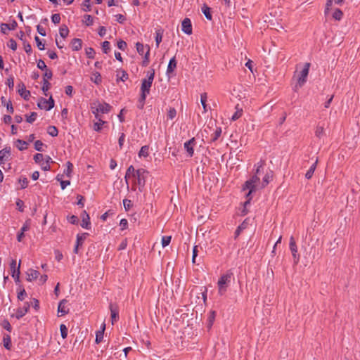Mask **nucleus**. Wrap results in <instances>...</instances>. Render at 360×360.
Segmentation results:
<instances>
[{
    "label": "nucleus",
    "instance_id": "nucleus-1",
    "mask_svg": "<svg viewBox=\"0 0 360 360\" xmlns=\"http://www.w3.org/2000/svg\"><path fill=\"white\" fill-rule=\"evenodd\" d=\"M233 279V274L231 270L227 271L220 276L217 282L218 292L220 295H224L225 294L231 281Z\"/></svg>",
    "mask_w": 360,
    "mask_h": 360
},
{
    "label": "nucleus",
    "instance_id": "nucleus-2",
    "mask_svg": "<svg viewBox=\"0 0 360 360\" xmlns=\"http://www.w3.org/2000/svg\"><path fill=\"white\" fill-rule=\"evenodd\" d=\"M155 77V70L151 69L147 72V78L141 80V94L148 96L150 94V88Z\"/></svg>",
    "mask_w": 360,
    "mask_h": 360
},
{
    "label": "nucleus",
    "instance_id": "nucleus-3",
    "mask_svg": "<svg viewBox=\"0 0 360 360\" xmlns=\"http://www.w3.org/2000/svg\"><path fill=\"white\" fill-rule=\"evenodd\" d=\"M148 174V172L144 169H139L136 171L135 178H136V184L139 186V190L140 192L142 191L143 188L146 184V178Z\"/></svg>",
    "mask_w": 360,
    "mask_h": 360
},
{
    "label": "nucleus",
    "instance_id": "nucleus-4",
    "mask_svg": "<svg viewBox=\"0 0 360 360\" xmlns=\"http://www.w3.org/2000/svg\"><path fill=\"white\" fill-rule=\"evenodd\" d=\"M54 100L51 96L49 99L41 97L37 103L39 108L49 111L54 107Z\"/></svg>",
    "mask_w": 360,
    "mask_h": 360
},
{
    "label": "nucleus",
    "instance_id": "nucleus-5",
    "mask_svg": "<svg viewBox=\"0 0 360 360\" xmlns=\"http://www.w3.org/2000/svg\"><path fill=\"white\" fill-rule=\"evenodd\" d=\"M289 248L293 257L294 264L297 265L300 261V256L297 252V247L293 236L290 238Z\"/></svg>",
    "mask_w": 360,
    "mask_h": 360
},
{
    "label": "nucleus",
    "instance_id": "nucleus-6",
    "mask_svg": "<svg viewBox=\"0 0 360 360\" xmlns=\"http://www.w3.org/2000/svg\"><path fill=\"white\" fill-rule=\"evenodd\" d=\"M310 68V63H306L304 64V66L303 69L301 70V72L299 74L298 79H297V84L300 86H302L304 84V83L307 81V78L309 74Z\"/></svg>",
    "mask_w": 360,
    "mask_h": 360
},
{
    "label": "nucleus",
    "instance_id": "nucleus-7",
    "mask_svg": "<svg viewBox=\"0 0 360 360\" xmlns=\"http://www.w3.org/2000/svg\"><path fill=\"white\" fill-rule=\"evenodd\" d=\"M195 143L196 141L194 137L184 143V148L186 149L188 153V156L190 158L193 157L194 154L193 146L195 145Z\"/></svg>",
    "mask_w": 360,
    "mask_h": 360
},
{
    "label": "nucleus",
    "instance_id": "nucleus-8",
    "mask_svg": "<svg viewBox=\"0 0 360 360\" xmlns=\"http://www.w3.org/2000/svg\"><path fill=\"white\" fill-rule=\"evenodd\" d=\"M181 30H182V32H184L185 34H186L188 35H190L192 34V32H193L192 23H191V20L189 18H186L183 20V21L181 22Z\"/></svg>",
    "mask_w": 360,
    "mask_h": 360
},
{
    "label": "nucleus",
    "instance_id": "nucleus-9",
    "mask_svg": "<svg viewBox=\"0 0 360 360\" xmlns=\"http://www.w3.org/2000/svg\"><path fill=\"white\" fill-rule=\"evenodd\" d=\"M18 92L23 99L28 101L30 97V91L26 89L25 85L23 82H20L18 84Z\"/></svg>",
    "mask_w": 360,
    "mask_h": 360
},
{
    "label": "nucleus",
    "instance_id": "nucleus-10",
    "mask_svg": "<svg viewBox=\"0 0 360 360\" xmlns=\"http://www.w3.org/2000/svg\"><path fill=\"white\" fill-rule=\"evenodd\" d=\"M30 307V304L29 302H25L24 304L23 307H19L17 309L15 317L17 319H20L28 312Z\"/></svg>",
    "mask_w": 360,
    "mask_h": 360
},
{
    "label": "nucleus",
    "instance_id": "nucleus-11",
    "mask_svg": "<svg viewBox=\"0 0 360 360\" xmlns=\"http://www.w3.org/2000/svg\"><path fill=\"white\" fill-rule=\"evenodd\" d=\"M81 217L82 219L81 226L87 230L91 229V222L89 214L84 210L81 214Z\"/></svg>",
    "mask_w": 360,
    "mask_h": 360
},
{
    "label": "nucleus",
    "instance_id": "nucleus-12",
    "mask_svg": "<svg viewBox=\"0 0 360 360\" xmlns=\"http://www.w3.org/2000/svg\"><path fill=\"white\" fill-rule=\"evenodd\" d=\"M109 309L110 310L112 323H113L119 319V309L117 304L112 303L110 304Z\"/></svg>",
    "mask_w": 360,
    "mask_h": 360
},
{
    "label": "nucleus",
    "instance_id": "nucleus-13",
    "mask_svg": "<svg viewBox=\"0 0 360 360\" xmlns=\"http://www.w3.org/2000/svg\"><path fill=\"white\" fill-rule=\"evenodd\" d=\"M11 155V147H5L0 150V165L4 164Z\"/></svg>",
    "mask_w": 360,
    "mask_h": 360
},
{
    "label": "nucleus",
    "instance_id": "nucleus-14",
    "mask_svg": "<svg viewBox=\"0 0 360 360\" xmlns=\"http://www.w3.org/2000/svg\"><path fill=\"white\" fill-rule=\"evenodd\" d=\"M18 27V23L15 20H12L10 24L8 23H1L0 25L1 32L4 34H6L7 32L4 31V27H6L9 30H14Z\"/></svg>",
    "mask_w": 360,
    "mask_h": 360
},
{
    "label": "nucleus",
    "instance_id": "nucleus-15",
    "mask_svg": "<svg viewBox=\"0 0 360 360\" xmlns=\"http://www.w3.org/2000/svg\"><path fill=\"white\" fill-rule=\"evenodd\" d=\"M112 107L107 103H98L96 109V113H108L110 111Z\"/></svg>",
    "mask_w": 360,
    "mask_h": 360
},
{
    "label": "nucleus",
    "instance_id": "nucleus-16",
    "mask_svg": "<svg viewBox=\"0 0 360 360\" xmlns=\"http://www.w3.org/2000/svg\"><path fill=\"white\" fill-rule=\"evenodd\" d=\"M67 302V300L63 299L58 304V313L60 314V316H64L69 312V309L65 306Z\"/></svg>",
    "mask_w": 360,
    "mask_h": 360
},
{
    "label": "nucleus",
    "instance_id": "nucleus-17",
    "mask_svg": "<svg viewBox=\"0 0 360 360\" xmlns=\"http://www.w3.org/2000/svg\"><path fill=\"white\" fill-rule=\"evenodd\" d=\"M176 64L177 62L175 57H173L169 60L166 71V74L168 77H170V75L174 72V69L176 68Z\"/></svg>",
    "mask_w": 360,
    "mask_h": 360
},
{
    "label": "nucleus",
    "instance_id": "nucleus-18",
    "mask_svg": "<svg viewBox=\"0 0 360 360\" xmlns=\"http://www.w3.org/2000/svg\"><path fill=\"white\" fill-rule=\"evenodd\" d=\"M93 113L95 115L96 119L98 120L97 122H95L94 124V129L96 131H100L102 129V126L105 123V121H103L99 115L98 113H96L95 111H93Z\"/></svg>",
    "mask_w": 360,
    "mask_h": 360
},
{
    "label": "nucleus",
    "instance_id": "nucleus-19",
    "mask_svg": "<svg viewBox=\"0 0 360 360\" xmlns=\"http://www.w3.org/2000/svg\"><path fill=\"white\" fill-rule=\"evenodd\" d=\"M72 51H78L82 47V41L79 38H74L71 41Z\"/></svg>",
    "mask_w": 360,
    "mask_h": 360
},
{
    "label": "nucleus",
    "instance_id": "nucleus-20",
    "mask_svg": "<svg viewBox=\"0 0 360 360\" xmlns=\"http://www.w3.org/2000/svg\"><path fill=\"white\" fill-rule=\"evenodd\" d=\"M20 262L19 263L18 266H16V261L15 259H12L11 264H10V269L11 273V276H14L15 274H20Z\"/></svg>",
    "mask_w": 360,
    "mask_h": 360
},
{
    "label": "nucleus",
    "instance_id": "nucleus-21",
    "mask_svg": "<svg viewBox=\"0 0 360 360\" xmlns=\"http://www.w3.org/2000/svg\"><path fill=\"white\" fill-rule=\"evenodd\" d=\"M39 275V272L38 271L30 269L27 272V281H32L35 280L38 278Z\"/></svg>",
    "mask_w": 360,
    "mask_h": 360
},
{
    "label": "nucleus",
    "instance_id": "nucleus-22",
    "mask_svg": "<svg viewBox=\"0 0 360 360\" xmlns=\"http://www.w3.org/2000/svg\"><path fill=\"white\" fill-rule=\"evenodd\" d=\"M257 186V184L250 182V181L248 180L245 182L244 185L243 186V190L248 189L250 191V193H253L255 191Z\"/></svg>",
    "mask_w": 360,
    "mask_h": 360
},
{
    "label": "nucleus",
    "instance_id": "nucleus-23",
    "mask_svg": "<svg viewBox=\"0 0 360 360\" xmlns=\"http://www.w3.org/2000/svg\"><path fill=\"white\" fill-rule=\"evenodd\" d=\"M3 343H4V347L6 349L11 350V347H12V344H11V336L9 335L6 334V335H4Z\"/></svg>",
    "mask_w": 360,
    "mask_h": 360
},
{
    "label": "nucleus",
    "instance_id": "nucleus-24",
    "mask_svg": "<svg viewBox=\"0 0 360 360\" xmlns=\"http://www.w3.org/2000/svg\"><path fill=\"white\" fill-rule=\"evenodd\" d=\"M236 112H234V114L232 115L231 117V120L232 121H236L238 119H239L242 115H243V109L241 108H240L239 105L237 104L236 105Z\"/></svg>",
    "mask_w": 360,
    "mask_h": 360
},
{
    "label": "nucleus",
    "instance_id": "nucleus-25",
    "mask_svg": "<svg viewBox=\"0 0 360 360\" xmlns=\"http://www.w3.org/2000/svg\"><path fill=\"white\" fill-rule=\"evenodd\" d=\"M317 162H318V160H316V162L314 163H313L311 165V167H309V169L307 170V172L305 174L306 179H310L312 177V176L314 173V171L316 168Z\"/></svg>",
    "mask_w": 360,
    "mask_h": 360
},
{
    "label": "nucleus",
    "instance_id": "nucleus-26",
    "mask_svg": "<svg viewBox=\"0 0 360 360\" xmlns=\"http://www.w3.org/2000/svg\"><path fill=\"white\" fill-rule=\"evenodd\" d=\"M162 36H163V30L161 29H158L155 31V42H156V46L159 47L160 44L161 43L162 40Z\"/></svg>",
    "mask_w": 360,
    "mask_h": 360
},
{
    "label": "nucleus",
    "instance_id": "nucleus-27",
    "mask_svg": "<svg viewBox=\"0 0 360 360\" xmlns=\"http://www.w3.org/2000/svg\"><path fill=\"white\" fill-rule=\"evenodd\" d=\"M273 178L272 172L270 171L269 172H266L264 176L263 177L262 180V187H265L268 185V184L270 182V181Z\"/></svg>",
    "mask_w": 360,
    "mask_h": 360
},
{
    "label": "nucleus",
    "instance_id": "nucleus-28",
    "mask_svg": "<svg viewBox=\"0 0 360 360\" xmlns=\"http://www.w3.org/2000/svg\"><path fill=\"white\" fill-rule=\"evenodd\" d=\"M59 34L62 38H66L69 34V29L68 26L62 25L59 28Z\"/></svg>",
    "mask_w": 360,
    "mask_h": 360
},
{
    "label": "nucleus",
    "instance_id": "nucleus-29",
    "mask_svg": "<svg viewBox=\"0 0 360 360\" xmlns=\"http://www.w3.org/2000/svg\"><path fill=\"white\" fill-rule=\"evenodd\" d=\"M202 12L207 20H211L212 19L210 8L208 7L206 4H204L202 7Z\"/></svg>",
    "mask_w": 360,
    "mask_h": 360
},
{
    "label": "nucleus",
    "instance_id": "nucleus-30",
    "mask_svg": "<svg viewBox=\"0 0 360 360\" xmlns=\"http://www.w3.org/2000/svg\"><path fill=\"white\" fill-rule=\"evenodd\" d=\"M149 155V146H143L141 148L139 152V157L141 158H146Z\"/></svg>",
    "mask_w": 360,
    "mask_h": 360
},
{
    "label": "nucleus",
    "instance_id": "nucleus-31",
    "mask_svg": "<svg viewBox=\"0 0 360 360\" xmlns=\"http://www.w3.org/2000/svg\"><path fill=\"white\" fill-rule=\"evenodd\" d=\"M315 135L316 137H318L319 139H321V137L325 136V130H324L323 125L321 126L319 124L316 127V130H315Z\"/></svg>",
    "mask_w": 360,
    "mask_h": 360
},
{
    "label": "nucleus",
    "instance_id": "nucleus-32",
    "mask_svg": "<svg viewBox=\"0 0 360 360\" xmlns=\"http://www.w3.org/2000/svg\"><path fill=\"white\" fill-rule=\"evenodd\" d=\"M91 80L96 84H100L102 82L101 75L98 72L93 73V76L91 77Z\"/></svg>",
    "mask_w": 360,
    "mask_h": 360
},
{
    "label": "nucleus",
    "instance_id": "nucleus-33",
    "mask_svg": "<svg viewBox=\"0 0 360 360\" xmlns=\"http://www.w3.org/2000/svg\"><path fill=\"white\" fill-rule=\"evenodd\" d=\"M88 235H89L88 233H84L82 235L77 234L76 244H77V245H79V246L82 245L83 242L86 240Z\"/></svg>",
    "mask_w": 360,
    "mask_h": 360
},
{
    "label": "nucleus",
    "instance_id": "nucleus-34",
    "mask_svg": "<svg viewBox=\"0 0 360 360\" xmlns=\"http://www.w3.org/2000/svg\"><path fill=\"white\" fill-rule=\"evenodd\" d=\"M215 316H216V312L214 311H211L209 314H208V317H207V321H208V324H207V328H210L214 323V321L215 319Z\"/></svg>",
    "mask_w": 360,
    "mask_h": 360
},
{
    "label": "nucleus",
    "instance_id": "nucleus-35",
    "mask_svg": "<svg viewBox=\"0 0 360 360\" xmlns=\"http://www.w3.org/2000/svg\"><path fill=\"white\" fill-rule=\"evenodd\" d=\"M147 51L144 54L143 60L142 61V66L146 67L149 63V56H150V47L146 45Z\"/></svg>",
    "mask_w": 360,
    "mask_h": 360
},
{
    "label": "nucleus",
    "instance_id": "nucleus-36",
    "mask_svg": "<svg viewBox=\"0 0 360 360\" xmlns=\"http://www.w3.org/2000/svg\"><path fill=\"white\" fill-rule=\"evenodd\" d=\"M146 97L147 96L140 94V96L137 104V108L139 109L142 110L144 108Z\"/></svg>",
    "mask_w": 360,
    "mask_h": 360
},
{
    "label": "nucleus",
    "instance_id": "nucleus-37",
    "mask_svg": "<svg viewBox=\"0 0 360 360\" xmlns=\"http://www.w3.org/2000/svg\"><path fill=\"white\" fill-rule=\"evenodd\" d=\"M136 171L133 165H130L128 169H127L124 179L126 180V182L127 183V178L130 176L131 174H132L133 176H135Z\"/></svg>",
    "mask_w": 360,
    "mask_h": 360
},
{
    "label": "nucleus",
    "instance_id": "nucleus-38",
    "mask_svg": "<svg viewBox=\"0 0 360 360\" xmlns=\"http://www.w3.org/2000/svg\"><path fill=\"white\" fill-rule=\"evenodd\" d=\"M47 133L52 137H56L58 134V130L55 126H49L47 129Z\"/></svg>",
    "mask_w": 360,
    "mask_h": 360
},
{
    "label": "nucleus",
    "instance_id": "nucleus-39",
    "mask_svg": "<svg viewBox=\"0 0 360 360\" xmlns=\"http://www.w3.org/2000/svg\"><path fill=\"white\" fill-rule=\"evenodd\" d=\"M221 134V129L220 127L217 128L211 136L212 141H216Z\"/></svg>",
    "mask_w": 360,
    "mask_h": 360
},
{
    "label": "nucleus",
    "instance_id": "nucleus-40",
    "mask_svg": "<svg viewBox=\"0 0 360 360\" xmlns=\"http://www.w3.org/2000/svg\"><path fill=\"white\" fill-rule=\"evenodd\" d=\"M247 226V224L245 221H243L240 225H239L236 231H235V238H236L237 237L239 236V235L240 234L241 231L245 229Z\"/></svg>",
    "mask_w": 360,
    "mask_h": 360
},
{
    "label": "nucleus",
    "instance_id": "nucleus-41",
    "mask_svg": "<svg viewBox=\"0 0 360 360\" xmlns=\"http://www.w3.org/2000/svg\"><path fill=\"white\" fill-rule=\"evenodd\" d=\"M83 22H84L86 26H91L93 25L94 18L91 15H84Z\"/></svg>",
    "mask_w": 360,
    "mask_h": 360
},
{
    "label": "nucleus",
    "instance_id": "nucleus-42",
    "mask_svg": "<svg viewBox=\"0 0 360 360\" xmlns=\"http://www.w3.org/2000/svg\"><path fill=\"white\" fill-rule=\"evenodd\" d=\"M343 16V13L340 8H336L333 13V18L337 20H340Z\"/></svg>",
    "mask_w": 360,
    "mask_h": 360
},
{
    "label": "nucleus",
    "instance_id": "nucleus-43",
    "mask_svg": "<svg viewBox=\"0 0 360 360\" xmlns=\"http://www.w3.org/2000/svg\"><path fill=\"white\" fill-rule=\"evenodd\" d=\"M136 51H137L138 53L141 56H143L144 53V49H145V48H146V46H144L141 42H137L136 44Z\"/></svg>",
    "mask_w": 360,
    "mask_h": 360
},
{
    "label": "nucleus",
    "instance_id": "nucleus-44",
    "mask_svg": "<svg viewBox=\"0 0 360 360\" xmlns=\"http://www.w3.org/2000/svg\"><path fill=\"white\" fill-rule=\"evenodd\" d=\"M17 143L18 145L17 146L19 150L22 151L27 148V142L23 140L18 139Z\"/></svg>",
    "mask_w": 360,
    "mask_h": 360
},
{
    "label": "nucleus",
    "instance_id": "nucleus-45",
    "mask_svg": "<svg viewBox=\"0 0 360 360\" xmlns=\"http://www.w3.org/2000/svg\"><path fill=\"white\" fill-rule=\"evenodd\" d=\"M83 11L85 12L91 11V2L90 0H84L82 3Z\"/></svg>",
    "mask_w": 360,
    "mask_h": 360
},
{
    "label": "nucleus",
    "instance_id": "nucleus-46",
    "mask_svg": "<svg viewBox=\"0 0 360 360\" xmlns=\"http://www.w3.org/2000/svg\"><path fill=\"white\" fill-rule=\"evenodd\" d=\"M50 85H51V84L49 82V81L46 79L44 78L43 86H42L41 90L44 92L45 96H47L46 91L50 88Z\"/></svg>",
    "mask_w": 360,
    "mask_h": 360
},
{
    "label": "nucleus",
    "instance_id": "nucleus-47",
    "mask_svg": "<svg viewBox=\"0 0 360 360\" xmlns=\"http://www.w3.org/2000/svg\"><path fill=\"white\" fill-rule=\"evenodd\" d=\"M86 57L90 59H93L95 57V51L93 48L89 47L85 50Z\"/></svg>",
    "mask_w": 360,
    "mask_h": 360
},
{
    "label": "nucleus",
    "instance_id": "nucleus-48",
    "mask_svg": "<svg viewBox=\"0 0 360 360\" xmlns=\"http://www.w3.org/2000/svg\"><path fill=\"white\" fill-rule=\"evenodd\" d=\"M60 335L63 339H65L68 336V328L65 324L60 326Z\"/></svg>",
    "mask_w": 360,
    "mask_h": 360
},
{
    "label": "nucleus",
    "instance_id": "nucleus-49",
    "mask_svg": "<svg viewBox=\"0 0 360 360\" xmlns=\"http://www.w3.org/2000/svg\"><path fill=\"white\" fill-rule=\"evenodd\" d=\"M103 334H104L103 329H101L100 330L96 332V340H95L96 343H100L103 340Z\"/></svg>",
    "mask_w": 360,
    "mask_h": 360
},
{
    "label": "nucleus",
    "instance_id": "nucleus-50",
    "mask_svg": "<svg viewBox=\"0 0 360 360\" xmlns=\"http://www.w3.org/2000/svg\"><path fill=\"white\" fill-rule=\"evenodd\" d=\"M264 160H260L259 162H257L255 167H256L255 169V174H259L260 173V169L264 167Z\"/></svg>",
    "mask_w": 360,
    "mask_h": 360
},
{
    "label": "nucleus",
    "instance_id": "nucleus-51",
    "mask_svg": "<svg viewBox=\"0 0 360 360\" xmlns=\"http://www.w3.org/2000/svg\"><path fill=\"white\" fill-rule=\"evenodd\" d=\"M102 49L104 53H108L110 51V44L108 41L102 43Z\"/></svg>",
    "mask_w": 360,
    "mask_h": 360
},
{
    "label": "nucleus",
    "instance_id": "nucleus-52",
    "mask_svg": "<svg viewBox=\"0 0 360 360\" xmlns=\"http://www.w3.org/2000/svg\"><path fill=\"white\" fill-rule=\"evenodd\" d=\"M200 102H201V104L203 107V109H204V112H207V104H206V102H207V94L205 93L201 94L200 96Z\"/></svg>",
    "mask_w": 360,
    "mask_h": 360
},
{
    "label": "nucleus",
    "instance_id": "nucleus-53",
    "mask_svg": "<svg viewBox=\"0 0 360 360\" xmlns=\"http://www.w3.org/2000/svg\"><path fill=\"white\" fill-rule=\"evenodd\" d=\"M37 117V112H31L30 115H29V116L26 115V121L28 123H32L36 120Z\"/></svg>",
    "mask_w": 360,
    "mask_h": 360
},
{
    "label": "nucleus",
    "instance_id": "nucleus-54",
    "mask_svg": "<svg viewBox=\"0 0 360 360\" xmlns=\"http://www.w3.org/2000/svg\"><path fill=\"white\" fill-rule=\"evenodd\" d=\"M117 48L122 51H125L127 48V44L122 39H120L117 43Z\"/></svg>",
    "mask_w": 360,
    "mask_h": 360
},
{
    "label": "nucleus",
    "instance_id": "nucleus-55",
    "mask_svg": "<svg viewBox=\"0 0 360 360\" xmlns=\"http://www.w3.org/2000/svg\"><path fill=\"white\" fill-rule=\"evenodd\" d=\"M44 143L41 141L37 140L34 142V148L37 151H44Z\"/></svg>",
    "mask_w": 360,
    "mask_h": 360
},
{
    "label": "nucleus",
    "instance_id": "nucleus-56",
    "mask_svg": "<svg viewBox=\"0 0 360 360\" xmlns=\"http://www.w3.org/2000/svg\"><path fill=\"white\" fill-rule=\"evenodd\" d=\"M72 168H73V165L70 162H67V169L64 170V174L66 176H70V174L72 173Z\"/></svg>",
    "mask_w": 360,
    "mask_h": 360
},
{
    "label": "nucleus",
    "instance_id": "nucleus-57",
    "mask_svg": "<svg viewBox=\"0 0 360 360\" xmlns=\"http://www.w3.org/2000/svg\"><path fill=\"white\" fill-rule=\"evenodd\" d=\"M18 181L21 183V189H24L27 187L29 181L26 177H20Z\"/></svg>",
    "mask_w": 360,
    "mask_h": 360
},
{
    "label": "nucleus",
    "instance_id": "nucleus-58",
    "mask_svg": "<svg viewBox=\"0 0 360 360\" xmlns=\"http://www.w3.org/2000/svg\"><path fill=\"white\" fill-rule=\"evenodd\" d=\"M171 236H163L162 238V245L163 248L167 246L171 242Z\"/></svg>",
    "mask_w": 360,
    "mask_h": 360
},
{
    "label": "nucleus",
    "instance_id": "nucleus-59",
    "mask_svg": "<svg viewBox=\"0 0 360 360\" xmlns=\"http://www.w3.org/2000/svg\"><path fill=\"white\" fill-rule=\"evenodd\" d=\"M34 40L36 41L37 46L39 50H44V44L42 43L41 40L39 39L38 36H35Z\"/></svg>",
    "mask_w": 360,
    "mask_h": 360
},
{
    "label": "nucleus",
    "instance_id": "nucleus-60",
    "mask_svg": "<svg viewBox=\"0 0 360 360\" xmlns=\"http://www.w3.org/2000/svg\"><path fill=\"white\" fill-rule=\"evenodd\" d=\"M1 326L8 332L12 330L11 325L8 320H4L1 323Z\"/></svg>",
    "mask_w": 360,
    "mask_h": 360
},
{
    "label": "nucleus",
    "instance_id": "nucleus-61",
    "mask_svg": "<svg viewBox=\"0 0 360 360\" xmlns=\"http://www.w3.org/2000/svg\"><path fill=\"white\" fill-rule=\"evenodd\" d=\"M129 79V75L127 72L125 70L122 71V76L120 77L117 78V82H119L120 81L125 82Z\"/></svg>",
    "mask_w": 360,
    "mask_h": 360
},
{
    "label": "nucleus",
    "instance_id": "nucleus-62",
    "mask_svg": "<svg viewBox=\"0 0 360 360\" xmlns=\"http://www.w3.org/2000/svg\"><path fill=\"white\" fill-rule=\"evenodd\" d=\"M7 46L13 51H15L17 49V43L13 39H11L8 41Z\"/></svg>",
    "mask_w": 360,
    "mask_h": 360
},
{
    "label": "nucleus",
    "instance_id": "nucleus-63",
    "mask_svg": "<svg viewBox=\"0 0 360 360\" xmlns=\"http://www.w3.org/2000/svg\"><path fill=\"white\" fill-rule=\"evenodd\" d=\"M176 115V110L174 108H171L167 113V117L170 120H173Z\"/></svg>",
    "mask_w": 360,
    "mask_h": 360
},
{
    "label": "nucleus",
    "instance_id": "nucleus-64",
    "mask_svg": "<svg viewBox=\"0 0 360 360\" xmlns=\"http://www.w3.org/2000/svg\"><path fill=\"white\" fill-rule=\"evenodd\" d=\"M6 84L8 86L10 89L13 90V89L14 87V77L12 75H11L7 79Z\"/></svg>",
    "mask_w": 360,
    "mask_h": 360
}]
</instances>
